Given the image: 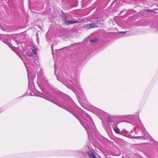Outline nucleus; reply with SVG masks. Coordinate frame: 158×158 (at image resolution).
Listing matches in <instances>:
<instances>
[{"label":"nucleus","instance_id":"f257e3e1","mask_svg":"<svg viewBox=\"0 0 158 158\" xmlns=\"http://www.w3.org/2000/svg\"><path fill=\"white\" fill-rule=\"evenodd\" d=\"M83 27L85 28H87L88 29H89L93 28L98 27V26L96 23H92L85 25L83 26Z\"/></svg>","mask_w":158,"mask_h":158},{"label":"nucleus","instance_id":"f03ea898","mask_svg":"<svg viewBox=\"0 0 158 158\" xmlns=\"http://www.w3.org/2000/svg\"><path fill=\"white\" fill-rule=\"evenodd\" d=\"M87 153L90 158H97L95 154L92 152H88Z\"/></svg>","mask_w":158,"mask_h":158},{"label":"nucleus","instance_id":"7ed1b4c3","mask_svg":"<svg viewBox=\"0 0 158 158\" xmlns=\"http://www.w3.org/2000/svg\"><path fill=\"white\" fill-rule=\"evenodd\" d=\"M65 22L69 24H72L74 23H79L78 21L75 20L73 21L66 20Z\"/></svg>","mask_w":158,"mask_h":158},{"label":"nucleus","instance_id":"0eeeda50","mask_svg":"<svg viewBox=\"0 0 158 158\" xmlns=\"http://www.w3.org/2000/svg\"><path fill=\"white\" fill-rule=\"evenodd\" d=\"M147 10V11H148L150 12H155V11H152V10H150L147 9V10Z\"/></svg>","mask_w":158,"mask_h":158},{"label":"nucleus","instance_id":"20e7f679","mask_svg":"<svg viewBox=\"0 0 158 158\" xmlns=\"http://www.w3.org/2000/svg\"><path fill=\"white\" fill-rule=\"evenodd\" d=\"M32 51L34 54H36L37 52V48L35 47H33L32 49Z\"/></svg>","mask_w":158,"mask_h":158},{"label":"nucleus","instance_id":"39448f33","mask_svg":"<svg viewBox=\"0 0 158 158\" xmlns=\"http://www.w3.org/2000/svg\"><path fill=\"white\" fill-rule=\"evenodd\" d=\"M114 130L116 133L118 134H120V131L118 128H116L114 129Z\"/></svg>","mask_w":158,"mask_h":158},{"label":"nucleus","instance_id":"423d86ee","mask_svg":"<svg viewBox=\"0 0 158 158\" xmlns=\"http://www.w3.org/2000/svg\"><path fill=\"white\" fill-rule=\"evenodd\" d=\"M97 41V40L96 39H94L93 40H90V42L91 43H95Z\"/></svg>","mask_w":158,"mask_h":158},{"label":"nucleus","instance_id":"1a4fd4ad","mask_svg":"<svg viewBox=\"0 0 158 158\" xmlns=\"http://www.w3.org/2000/svg\"><path fill=\"white\" fill-rule=\"evenodd\" d=\"M27 55L28 56H32V55H30L29 52H27Z\"/></svg>","mask_w":158,"mask_h":158},{"label":"nucleus","instance_id":"6e6552de","mask_svg":"<svg viewBox=\"0 0 158 158\" xmlns=\"http://www.w3.org/2000/svg\"><path fill=\"white\" fill-rule=\"evenodd\" d=\"M127 32L126 31H120V32H119V33H123V34H125L127 33Z\"/></svg>","mask_w":158,"mask_h":158}]
</instances>
